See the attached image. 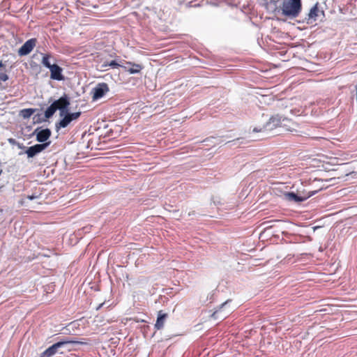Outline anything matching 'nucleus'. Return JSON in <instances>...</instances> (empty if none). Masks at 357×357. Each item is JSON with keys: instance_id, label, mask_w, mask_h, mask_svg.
<instances>
[{"instance_id": "f257e3e1", "label": "nucleus", "mask_w": 357, "mask_h": 357, "mask_svg": "<svg viewBox=\"0 0 357 357\" xmlns=\"http://www.w3.org/2000/svg\"><path fill=\"white\" fill-rule=\"evenodd\" d=\"M301 8V0H288L283 2L282 12L284 16L295 18L300 14Z\"/></svg>"}, {"instance_id": "f03ea898", "label": "nucleus", "mask_w": 357, "mask_h": 357, "mask_svg": "<svg viewBox=\"0 0 357 357\" xmlns=\"http://www.w3.org/2000/svg\"><path fill=\"white\" fill-rule=\"evenodd\" d=\"M283 118L279 115L272 116L263 127L255 128L253 131L256 132H265L276 128H281V122L283 121Z\"/></svg>"}, {"instance_id": "7ed1b4c3", "label": "nucleus", "mask_w": 357, "mask_h": 357, "mask_svg": "<svg viewBox=\"0 0 357 357\" xmlns=\"http://www.w3.org/2000/svg\"><path fill=\"white\" fill-rule=\"evenodd\" d=\"M109 88L107 83L102 82L98 84L91 91L92 100L93 101L97 100L102 98L107 92H109Z\"/></svg>"}, {"instance_id": "20e7f679", "label": "nucleus", "mask_w": 357, "mask_h": 357, "mask_svg": "<svg viewBox=\"0 0 357 357\" xmlns=\"http://www.w3.org/2000/svg\"><path fill=\"white\" fill-rule=\"evenodd\" d=\"M75 342H77L73 341V340H68L58 342L54 344L53 345H52L51 347H50L49 348H47L46 350H45L41 354L40 357H51L56 353L59 348L61 347L62 346H63L66 344L75 343Z\"/></svg>"}, {"instance_id": "39448f33", "label": "nucleus", "mask_w": 357, "mask_h": 357, "mask_svg": "<svg viewBox=\"0 0 357 357\" xmlns=\"http://www.w3.org/2000/svg\"><path fill=\"white\" fill-rule=\"evenodd\" d=\"M50 144V142H47L43 144H35L32 146L27 148L25 153L29 158H33L34 156L44 151Z\"/></svg>"}, {"instance_id": "423d86ee", "label": "nucleus", "mask_w": 357, "mask_h": 357, "mask_svg": "<svg viewBox=\"0 0 357 357\" xmlns=\"http://www.w3.org/2000/svg\"><path fill=\"white\" fill-rule=\"evenodd\" d=\"M37 43L36 38H31L26 40L23 45L18 50L20 56H25L29 54L36 47Z\"/></svg>"}, {"instance_id": "0eeeda50", "label": "nucleus", "mask_w": 357, "mask_h": 357, "mask_svg": "<svg viewBox=\"0 0 357 357\" xmlns=\"http://www.w3.org/2000/svg\"><path fill=\"white\" fill-rule=\"evenodd\" d=\"M53 104L56 110H60V116H63L64 112L67 110L68 106L70 105V101L66 96H63L57 100H55Z\"/></svg>"}, {"instance_id": "6e6552de", "label": "nucleus", "mask_w": 357, "mask_h": 357, "mask_svg": "<svg viewBox=\"0 0 357 357\" xmlns=\"http://www.w3.org/2000/svg\"><path fill=\"white\" fill-rule=\"evenodd\" d=\"M49 69L50 70L51 79L58 81L64 79V76L62 75L63 69L59 66L52 64Z\"/></svg>"}, {"instance_id": "1a4fd4ad", "label": "nucleus", "mask_w": 357, "mask_h": 357, "mask_svg": "<svg viewBox=\"0 0 357 357\" xmlns=\"http://www.w3.org/2000/svg\"><path fill=\"white\" fill-rule=\"evenodd\" d=\"M36 137V140L42 144L46 143L52 135L51 130L49 128L38 130L36 129L34 132Z\"/></svg>"}, {"instance_id": "9d476101", "label": "nucleus", "mask_w": 357, "mask_h": 357, "mask_svg": "<svg viewBox=\"0 0 357 357\" xmlns=\"http://www.w3.org/2000/svg\"><path fill=\"white\" fill-rule=\"evenodd\" d=\"M320 15H322L323 17L324 16V10H319V7H318V3H317L310 10L309 13H308V19L307 20L310 21V20H312V21H316L317 20V18L320 16ZM307 23H309V22H307Z\"/></svg>"}, {"instance_id": "9b49d317", "label": "nucleus", "mask_w": 357, "mask_h": 357, "mask_svg": "<svg viewBox=\"0 0 357 357\" xmlns=\"http://www.w3.org/2000/svg\"><path fill=\"white\" fill-rule=\"evenodd\" d=\"M281 124V128H283L284 131L292 132L296 130V124L291 119L284 117Z\"/></svg>"}, {"instance_id": "f8f14e48", "label": "nucleus", "mask_w": 357, "mask_h": 357, "mask_svg": "<svg viewBox=\"0 0 357 357\" xmlns=\"http://www.w3.org/2000/svg\"><path fill=\"white\" fill-rule=\"evenodd\" d=\"M167 316V314L163 312L162 310L158 311L156 323L155 324L154 326L155 328H156L157 330H160L163 328Z\"/></svg>"}, {"instance_id": "ddd939ff", "label": "nucleus", "mask_w": 357, "mask_h": 357, "mask_svg": "<svg viewBox=\"0 0 357 357\" xmlns=\"http://www.w3.org/2000/svg\"><path fill=\"white\" fill-rule=\"evenodd\" d=\"M126 64L128 66H130V68H128L127 66H122V68L127 72H128L130 74H136L140 73V71L142 70L143 67L140 64L132 63L130 61H126Z\"/></svg>"}, {"instance_id": "4468645a", "label": "nucleus", "mask_w": 357, "mask_h": 357, "mask_svg": "<svg viewBox=\"0 0 357 357\" xmlns=\"http://www.w3.org/2000/svg\"><path fill=\"white\" fill-rule=\"evenodd\" d=\"M71 122H72V119L69 117V116L66 113L61 120H60L59 122L56 123V124H55L56 130H59L61 128H66Z\"/></svg>"}, {"instance_id": "2eb2a0df", "label": "nucleus", "mask_w": 357, "mask_h": 357, "mask_svg": "<svg viewBox=\"0 0 357 357\" xmlns=\"http://www.w3.org/2000/svg\"><path fill=\"white\" fill-rule=\"evenodd\" d=\"M9 77L8 75L6 66L0 61V82H6L8 80Z\"/></svg>"}, {"instance_id": "dca6fc26", "label": "nucleus", "mask_w": 357, "mask_h": 357, "mask_svg": "<svg viewBox=\"0 0 357 357\" xmlns=\"http://www.w3.org/2000/svg\"><path fill=\"white\" fill-rule=\"evenodd\" d=\"M35 112L36 109L32 108L23 109L20 110V115L24 119H29L35 113Z\"/></svg>"}, {"instance_id": "f3484780", "label": "nucleus", "mask_w": 357, "mask_h": 357, "mask_svg": "<svg viewBox=\"0 0 357 357\" xmlns=\"http://www.w3.org/2000/svg\"><path fill=\"white\" fill-rule=\"evenodd\" d=\"M56 109L54 107V104L52 103L50 107L47 108V109L45 112V116L46 119H50L52 117L54 114L56 112Z\"/></svg>"}, {"instance_id": "a211bd4d", "label": "nucleus", "mask_w": 357, "mask_h": 357, "mask_svg": "<svg viewBox=\"0 0 357 357\" xmlns=\"http://www.w3.org/2000/svg\"><path fill=\"white\" fill-rule=\"evenodd\" d=\"M51 57V55L49 54H45L43 55L42 59V63L44 66H45L47 68H50L52 64L50 62V59Z\"/></svg>"}, {"instance_id": "6ab92c4d", "label": "nucleus", "mask_w": 357, "mask_h": 357, "mask_svg": "<svg viewBox=\"0 0 357 357\" xmlns=\"http://www.w3.org/2000/svg\"><path fill=\"white\" fill-rule=\"evenodd\" d=\"M102 66L103 67L110 66L112 68H117L119 67H121L122 68L123 66L119 64V63H118L116 61H112L109 63H107L103 64Z\"/></svg>"}, {"instance_id": "aec40b11", "label": "nucleus", "mask_w": 357, "mask_h": 357, "mask_svg": "<svg viewBox=\"0 0 357 357\" xmlns=\"http://www.w3.org/2000/svg\"><path fill=\"white\" fill-rule=\"evenodd\" d=\"M287 196L288 197L289 199L290 200H294V201H296V202H299L301 201V199L298 197V196L297 195H296L295 193L294 192H289L287 195Z\"/></svg>"}, {"instance_id": "412c9836", "label": "nucleus", "mask_w": 357, "mask_h": 357, "mask_svg": "<svg viewBox=\"0 0 357 357\" xmlns=\"http://www.w3.org/2000/svg\"><path fill=\"white\" fill-rule=\"evenodd\" d=\"M67 114L69 116V117L72 119V121L74 120H77L81 115L80 112H73V113L67 112Z\"/></svg>"}, {"instance_id": "4be33fe9", "label": "nucleus", "mask_w": 357, "mask_h": 357, "mask_svg": "<svg viewBox=\"0 0 357 357\" xmlns=\"http://www.w3.org/2000/svg\"><path fill=\"white\" fill-rule=\"evenodd\" d=\"M322 188H323L321 187V188H319V189H317V190H312V191L309 192V193H310V196L313 195L315 192H318V191L321 190Z\"/></svg>"}, {"instance_id": "5701e85b", "label": "nucleus", "mask_w": 357, "mask_h": 357, "mask_svg": "<svg viewBox=\"0 0 357 357\" xmlns=\"http://www.w3.org/2000/svg\"><path fill=\"white\" fill-rule=\"evenodd\" d=\"M104 305V303H100L97 307H96V310H99L102 307V305Z\"/></svg>"}, {"instance_id": "b1692460", "label": "nucleus", "mask_w": 357, "mask_h": 357, "mask_svg": "<svg viewBox=\"0 0 357 357\" xmlns=\"http://www.w3.org/2000/svg\"><path fill=\"white\" fill-rule=\"evenodd\" d=\"M18 147H19L20 149H24V148H25V146H23L22 144H18Z\"/></svg>"}, {"instance_id": "393cba45", "label": "nucleus", "mask_w": 357, "mask_h": 357, "mask_svg": "<svg viewBox=\"0 0 357 357\" xmlns=\"http://www.w3.org/2000/svg\"><path fill=\"white\" fill-rule=\"evenodd\" d=\"M27 198L29 199H33L35 198V197H33V196H28Z\"/></svg>"}, {"instance_id": "a878e982", "label": "nucleus", "mask_w": 357, "mask_h": 357, "mask_svg": "<svg viewBox=\"0 0 357 357\" xmlns=\"http://www.w3.org/2000/svg\"><path fill=\"white\" fill-rule=\"evenodd\" d=\"M9 142H10V143H14V142H15V139H9Z\"/></svg>"}]
</instances>
